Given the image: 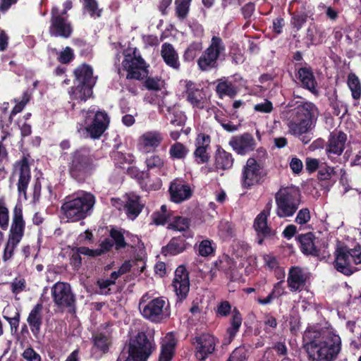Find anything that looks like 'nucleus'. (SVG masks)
I'll return each mask as SVG.
<instances>
[{
  "label": "nucleus",
  "mask_w": 361,
  "mask_h": 361,
  "mask_svg": "<svg viewBox=\"0 0 361 361\" xmlns=\"http://www.w3.org/2000/svg\"><path fill=\"white\" fill-rule=\"evenodd\" d=\"M51 36L68 38L73 32V26L70 21L63 17L57 8L51 10V25L49 29Z\"/></svg>",
  "instance_id": "nucleus-14"
},
{
  "label": "nucleus",
  "mask_w": 361,
  "mask_h": 361,
  "mask_svg": "<svg viewBox=\"0 0 361 361\" xmlns=\"http://www.w3.org/2000/svg\"><path fill=\"white\" fill-rule=\"evenodd\" d=\"M86 130L90 137L97 139L102 136L109 124V117L104 111H82Z\"/></svg>",
  "instance_id": "nucleus-10"
},
{
  "label": "nucleus",
  "mask_w": 361,
  "mask_h": 361,
  "mask_svg": "<svg viewBox=\"0 0 361 361\" xmlns=\"http://www.w3.org/2000/svg\"><path fill=\"white\" fill-rule=\"evenodd\" d=\"M211 137L209 135L200 133L195 139V150L194 157L198 164L209 161L210 156L207 150L209 148Z\"/></svg>",
  "instance_id": "nucleus-23"
},
{
  "label": "nucleus",
  "mask_w": 361,
  "mask_h": 361,
  "mask_svg": "<svg viewBox=\"0 0 361 361\" xmlns=\"http://www.w3.org/2000/svg\"><path fill=\"white\" fill-rule=\"evenodd\" d=\"M154 348L153 338H149L145 332H139L130 339L126 352L129 353L133 357H137L138 360L146 361Z\"/></svg>",
  "instance_id": "nucleus-12"
},
{
  "label": "nucleus",
  "mask_w": 361,
  "mask_h": 361,
  "mask_svg": "<svg viewBox=\"0 0 361 361\" xmlns=\"http://www.w3.org/2000/svg\"><path fill=\"white\" fill-rule=\"evenodd\" d=\"M25 230V221L23 218V211L20 207L16 206L13 209L12 224L10 229L9 238L20 242Z\"/></svg>",
  "instance_id": "nucleus-24"
},
{
  "label": "nucleus",
  "mask_w": 361,
  "mask_h": 361,
  "mask_svg": "<svg viewBox=\"0 0 361 361\" xmlns=\"http://www.w3.org/2000/svg\"><path fill=\"white\" fill-rule=\"evenodd\" d=\"M283 281H279L275 283L274 288L270 293L274 298H278L285 293V288L283 286Z\"/></svg>",
  "instance_id": "nucleus-63"
},
{
  "label": "nucleus",
  "mask_w": 361,
  "mask_h": 361,
  "mask_svg": "<svg viewBox=\"0 0 361 361\" xmlns=\"http://www.w3.org/2000/svg\"><path fill=\"white\" fill-rule=\"evenodd\" d=\"M169 213L156 212L152 215L153 222L157 225H164L169 219Z\"/></svg>",
  "instance_id": "nucleus-60"
},
{
  "label": "nucleus",
  "mask_w": 361,
  "mask_h": 361,
  "mask_svg": "<svg viewBox=\"0 0 361 361\" xmlns=\"http://www.w3.org/2000/svg\"><path fill=\"white\" fill-rule=\"evenodd\" d=\"M190 0H176V13L179 18L183 19L186 17L190 7Z\"/></svg>",
  "instance_id": "nucleus-46"
},
{
  "label": "nucleus",
  "mask_w": 361,
  "mask_h": 361,
  "mask_svg": "<svg viewBox=\"0 0 361 361\" xmlns=\"http://www.w3.org/2000/svg\"><path fill=\"white\" fill-rule=\"evenodd\" d=\"M314 240L315 237L312 233H307L300 236L303 253L316 257L319 255V250L315 246Z\"/></svg>",
  "instance_id": "nucleus-32"
},
{
  "label": "nucleus",
  "mask_w": 361,
  "mask_h": 361,
  "mask_svg": "<svg viewBox=\"0 0 361 361\" xmlns=\"http://www.w3.org/2000/svg\"><path fill=\"white\" fill-rule=\"evenodd\" d=\"M264 331L267 333L271 332L277 326L276 319L271 314H267L264 315Z\"/></svg>",
  "instance_id": "nucleus-54"
},
{
  "label": "nucleus",
  "mask_w": 361,
  "mask_h": 361,
  "mask_svg": "<svg viewBox=\"0 0 361 361\" xmlns=\"http://www.w3.org/2000/svg\"><path fill=\"white\" fill-rule=\"evenodd\" d=\"M187 100L194 106L203 109L206 96L202 89L196 87L194 82L185 81Z\"/></svg>",
  "instance_id": "nucleus-25"
},
{
  "label": "nucleus",
  "mask_w": 361,
  "mask_h": 361,
  "mask_svg": "<svg viewBox=\"0 0 361 361\" xmlns=\"http://www.w3.org/2000/svg\"><path fill=\"white\" fill-rule=\"evenodd\" d=\"M82 3L85 13H87L92 18H99L101 16L102 10L99 8L96 0H80Z\"/></svg>",
  "instance_id": "nucleus-40"
},
{
  "label": "nucleus",
  "mask_w": 361,
  "mask_h": 361,
  "mask_svg": "<svg viewBox=\"0 0 361 361\" xmlns=\"http://www.w3.org/2000/svg\"><path fill=\"white\" fill-rule=\"evenodd\" d=\"M141 304L140 307H141ZM142 316L149 321L160 323L170 317L169 301L163 297L154 298L140 307Z\"/></svg>",
  "instance_id": "nucleus-11"
},
{
  "label": "nucleus",
  "mask_w": 361,
  "mask_h": 361,
  "mask_svg": "<svg viewBox=\"0 0 361 361\" xmlns=\"http://www.w3.org/2000/svg\"><path fill=\"white\" fill-rule=\"evenodd\" d=\"M267 176L264 166L255 158H249L244 165L241 174V186L244 189L262 184Z\"/></svg>",
  "instance_id": "nucleus-9"
},
{
  "label": "nucleus",
  "mask_w": 361,
  "mask_h": 361,
  "mask_svg": "<svg viewBox=\"0 0 361 361\" xmlns=\"http://www.w3.org/2000/svg\"><path fill=\"white\" fill-rule=\"evenodd\" d=\"M144 204L141 202L140 197L134 193L126 195V201L124 208L128 217L132 220L135 219L141 212Z\"/></svg>",
  "instance_id": "nucleus-28"
},
{
  "label": "nucleus",
  "mask_w": 361,
  "mask_h": 361,
  "mask_svg": "<svg viewBox=\"0 0 361 361\" xmlns=\"http://www.w3.org/2000/svg\"><path fill=\"white\" fill-rule=\"evenodd\" d=\"M190 221L188 218L176 216L173 222L168 225V228L178 231H184L189 228Z\"/></svg>",
  "instance_id": "nucleus-43"
},
{
  "label": "nucleus",
  "mask_w": 361,
  "mask_h": 361,
  "mask_svg": "<svg viewBox=\"0 0 361 361\" xmlns=\"http://www.w3.org/2000/svg\"><path fill=\"white\" fill-rule=\"evenodd\" d=\"M25 288V279H15L14 281L11 283V289L13 293H19L23 291Z\"/></svg>",
  "instance_id": "nucleus-62"
},
{
  "label": "nucleus",
  "mask_w": 361,
  "mask_h": 361,
  "mask_svg": "<svg viewBox=\"0 0 361 361\" xmlns=\"http://www.w3.org/2000/svg\"><path fill=\"white\" fill-rule=\"evenodd\" d=\"M271 202H268L264 209L257 216L253 227L257 235V242L259 245L263 243L264 238L275 235L276 231L267 225V217L270 214Z\"/></svg>",
  "instance_id": "nucleus-15"
},
{
  "label": "nucleus",
  "mask_w": 361,
  "mask_h": 361,
  "mask_svg": "<svg viewBox=\"0 0 361 361\" xmlns=\"http://www.w3.org/2000/svg\"><path fill=\"white\" fill-rule=\"evenodd\" d=\"M9 214L8 209L3 200H0V228L6 230L8 227Z\"/></svg>",
  "instance_id": "nucleus-45"
},
{
  "label": "nucleus",
  "mask_w": 361,
  "mask_h": 361,
  "mask_svg": "<svg viewBox=\"0 0 361 361\" xmlns=\"http://www.w3.org/2000/svg\"><path fill=\"white\" fill-rule=\"evenodd\" d=\"M96 168L94 157L88 148H80L71 154L68 171L75 179L84 180Z\"/></svg>",
  "instance_id": "nucleus-4"
},
{
  "label": "nucleus",
  "mask_w": 361,
  "mask_h": 361,
  "mask_svg": "<svg viewBox=\"0 0 361 361\" xmlns=\"http://www.w3.org/2000/svg\"><path fill=\"white\" fill-rule=\"evenodd\" d=\"M254 109L262 113H270L273 109V106L271 102L265 99L264 102L255 104Z\"/></svg>",
  "instance_id": "nucleus-61"
},
{
  "label": "nucleus",
  "mask_w": 361,
  "mask_h": 361,
  "mask_svg": "<svg viewBox=\"0 0 361 361\" xmlns=\"http://www.w3.org/2000/svg\"><path fill=\"white\" fill-rule=\"evenodd\" d=\"M42 304L37 303L32 308L27 319L31 331L34 335H37L40 332L41 326L42 324Z\"/></svg>",
  "instance_id": "nucleus-29"
},
{
  "label": "nucleus",
  "mask_w": 361,
  "mask_h": 361,
  "mask_svg": "<svg viewBox=\"0 0 361 361\" xmlns=\"http://www.w3.org/2000/svg\"><path fill=\"white\" fill-rule=\"evenodd\" d=\"M331 106L334 109L333 114L337 116H343L347 112V108L344 104L335 99L331 102Z\"/></svg>",
  "instance_id": "nucleus-53"
},
{
  "label": "nucleus",
  "mask_w": 361,
  "mask_h": 361,
  "mask_svg": "<svg viewBox=\"0 0 361 361\" xmlns=\"http://www.w3.org/2000/svg\"><path fill=\"white\" fill-rule=\"evenodd\" d=\"M22 356L25 361H42L41 356L33 348H26Z\"/></svg>",
  "instance_id": "nucleus-55"
},
{
  "label": "nucleus",
  "mask_w": 361,
  "mask_h": 361,
  "mask_svg": "<svg viewBox=\"0 0 361 361\" xmlns=\"http://www.w3.org/2000/svg\"><path fill=\"white\" fill-rule=\"evenodd\" d=\"M298 78L305 87L310 91L315 89L317 82L310 69H298Z\"/></svg>",
  "instance_id": "nucleus-36"
},
{
  "label": "nucleus",
  "mask_w": 361,
  "mask_h": 361,
  "mask_svg": "<svg viewBox=\"0 0 361 361\" xmlns=\"http://www.w3.org/2000/svg\"><path fill=\"white\" fill-rule=\"evenodd\" d=\"M110 237L115 244L116 250H120L126 247L127 243L125 241L123 234L121 231L112 228L110 231Z\"/></svg>",
  "instance_id": "nucleus-44"
},
{
  "label": "nucleus",
  "mask_w": 361,
  "mask_h": 361,
  "mask_svg": "<svg viewBox=\"0 0 361 361\" xmlns=\"http://www.w3.org/2000/svg\"><path fill=\"white\" fill-rule=\"evenodd\" d=\"M113 246L114 242L111 240V238H106L101 243L100 247L99 249H97V251L99 252L101 255L109 251Z\"/></svg>",
  "instance_id": "nucleus-64"
},
{
  "label": "nucleus",
  "mask_w": 361,
  "mask_h": 361,
  "mask_svg": "<svg viewBox=\"0 0 361 361\" xmlns=\"http://www.w3.org/2000/svg\"><path fill=\"white\" fill-rule=\"evenodd\" d=\"M161 56L169 66L173 68L176 66L178 61V54L171 44L164 43L162 45Z\"/></svg>",
  "instance_id": "nucleus-35"
},
{
  "label": "nucleus",
  "mask_w": 361,
  "mask_h": 361,
  "mask_svg": "<svg viewBox=\"0 0 361 361\" xmlns=\"http://www.w3.org/2000/svg\"><path fill=\"white\" fill-rule=\"evenodd\" d=\"M145 86L149 90H160L164 86V82L158 78H145Z\"/></svg>",
  "instance_id": "nucleus-51"
},
{
  "label": "nucleus",
  "mask_w": 361,
  "mask_h": 361,
  "mask_svg": "<svg viewBox=\"0 0 361 361\" xmlns=\"http://www.w3.org/2000/svg\"><path fill=\"white\" fill-rule=\"evenodd\" d=\"M242 321L243 319L240 312L236 308H234L231 318V326L227 329V334L231 339H233L239 331Z\"/></svg>",
  "instance_id": "nucleus-37"
},
{
  "label": "nucleus",
  "mask_w": 361,
  "mask_h": 361,
  "mask_svg": "<svg viewBox=\"0 0 361 361\" xmlns=\"http://www.w3.org/2000/svg\"><path fill=\"white\" fill-rule=\"evenodd\" d=\"M336 174V172L334 168L329 166H324L319 167L317 176L321 180H330Z\"/></svg>",
  "instance_id": "nucleus-49"
},
{
  "label": "nucleus",
  "mask_w": 361,
  "mask_h": 361,
  "mask_svg": "<svg viewBox=\"0 0 361 361\" xmlns=\"http://www.w3.org/2000/svg\"><path fill=\"white\" fill-rule=\"evenodd\" d=\"M229 145L238 154L244 155L255 149L256 142L250 133H245L233 136L230 140Z\"/></svg>",
  "instance_id": "nucleus-20"
},
{
  "label": "nucleus",
  "mask_w": 361,
  "mask_h": 361,
  "mask_svg": "<svg viewBox=\"0 0 361 361\" xmlns=\"http://www.w3.org/2000/svg\"><path fill=\"white\" fill-rule=\"evenodd\" d=\"M54 306L63 312L68 309L70 312L75 309L76 298L68 283L59 281L51 289Z\"/></svg>",
  "instance_id": "nucleus-8"
},
{
  "label": "nucleus",
  "mask_w": 361,
  "mask_h": 361,
  "mask_svg": "<svg viewBox=\"0 0 361 361\" xmlns=\"http://www.w3.org/2000/svg\"><path fill=\"white\" fill-rule=\"evenodd\" d=\"M216 92L220 97L224 96L233 97L236 94L237 91L231 82H220L216 86Z\"/></svg>",
  "instance_id": "nucleus-42"
},
{
  "label": "nucleus",
  "mask_w": 361,
  "mask_h": 361,
  "mask_svg": "<svg viewBox=\"0 0 361 361\" xmlns=\"http://www.w3.org/2000/svg\"><path fill=\"white\" fill-rule=\"evenodd\" d=\"M348 85L351 91L354 99H359L361 97V84L357 76L350 73L348 76Z\"/></svg>",
  "instance_id": "nucleus-39"
},
{
  "label": "nucleus",
  "mask_w": 361,
  "mask_h": 361,
  "mask_svg": "<svg viewBox=\"0 0 361 361\" xmlns=\"http://www.w3.org/2000/svg\"><path fill=\"white\" fill-rule=\"evenodd\" d=\"M310 279V273L300 267H291L288 271L287 284L291 292L304 290Z\"/></svg>",
  "instance_id": "nucleus-19"
},
{
  "label": "nucleus",
  "mask_w": 361,
  "mask_h": 361,
  "mask_svg": "<svg viewBox=\"0 0 361 361\" xmlns=\"http://www.w3.org/2000/svg\"><path fill=\"white\" fill-rule=\"evenodd\" d=\"M341 337L333 331H325L319 339L306 344L307 352L313 361H334L341 351Z\"/></svg>",
  "instance_id": "nucleus-1"
},
{
  "label": "nucleus",
  "mask_w": 361,
  "mask_h": 361,
  "mask_svg": "<svg viewBox=\"0 0 361 361\" xmlns=\"http://www.w3.org/2000/svg\"><path fill=\"white\" fill-rule=\"evenodd\" d=\"M176 345V341L173 335L167 334L161 342L159 361H171Z\"/></svg>",
  "instance_id": "nucleus-30"
},
{
  "label": "nucleus",
  "mask_w": 361,
  "mask_h": 361,
  "mask_svg": "<svg viewBox=\"0 0 361 361\" xmlns=\"http://www.w3.org/2000/svg\"><path fill=\"white\" fill-rule=\"evenodd\" d=\"M128 74L126 78L128 79L142 80L147 77V69H126Z\"/></svg>",
  "instance_id": "nucleus-52"
},
{
  "label": "nucleus",
  "mask_w": 361,
  "mask_h": 361,
  "mask_svg": "<svg viewBox=\"0 0 361 361\" xmlns=\"http://www.w3.org/2000/svg\"><path fill=\"white\" fill-rule=\"evenodd\" d=\"M346 141L347 135L343 132L335 130L331 133L325 148L328 158L336 161L342 154Z\"/></svg>",
  "instance_id": "nucleus-18"
},
{
  "label": "nucleus",
  "mask_w": 361,
  "mask_h": 361,
  "mask_svg": "<svg viewBox=\"0 0 361 361\" xmlns=\"http://www.w3.org/2000/svg\"><path fill=\"white\" fill-rule=\"evenodd\" d=\"M164 140L161 133L157 130H149L142 134L137 141V149L142 154L155 151Z\"/></svg>",
  "instance_id": "nucleus-17"
},
{
  "label": "nucleus",
  "mask_w": 361,
  "mask_h": 361,
  "mask_svg": "<svg viewBox=\"0 0 361 361\" xmlns=\"http://www.w3.org/2000/svg\"><path fill=\"white\" fill-rule=\"evenodd\" d=\"M195 357L199 361L205 360L212 354L218 343V340L209 334H204L194 338Z\"/></svg>",
  "instance_id": "nucleus-16"
},
{
  "label": "nucleus",
  "mask_w": 361,
  "mask_h": 361,
  "mask_svg": "<svg viewBox=\"0 0 361 361\" xmlns=\"http://www.w3.org/2000/svg\"><path fill=\"white\" fill-rule=\"evenodd\" d=\"M232 154L224 149H218L215 157V166L216 169L226 170L233 164Z\"/></svg>",
  "instance_id": "nucleus-34"
},
{
  "label": "nucleus",
  "mask_w": 361,
  "mask_h": 361,
  "mask_svg": "<svg viewBox=\"0 0 361 361\" xmlns=\"http://www.w3.org/2000/svg\"><path fill=\"white\" fill-rule=\"evenodd\" d=\"M188 244L183 238H173L169 243L162 247V253L167 255H176L184 252Z\"/></svg>",
  "instance_id": "nucleus-31"
},
{
  "label": "nucleus",
  "mask_w": 361,
  "mask_h": 361,
  "mask_svg": "<svg viewBox=\"0 0 361 361\" xmlns=\"http://www.w3.org/2000/svg\"><path fill=\"white\" fill-rule=\"evenodd\" d=\"M20 171V176L18 183V190L20 194H23L25 199L26 189L30 180V170L27 158L23 157L16 166Z\"/></svg>",
  "instance_id": "nucleus-27"
},
{
  "label": "nucleus",
  "mask_w": 361,
  "mask_h": 361,
  "mask_svg": "<svg viewBox=\"0 0 361 361\" xmlns=\"http://www.w3.org/2000/svg\"><path fill=\"white\" fill-rule=\"evenodd\" d=\"M19 243H20V241H18V240L8 238V242L6 245L4 252V255H3L4 261H7L13 257L14 250Z\"/></svg>",
  "instance_id": "nucleus-48"
},
{
  "label": "nucleus",
  "mask_w": 361,
  "mask_h": 361,
  "mask_svg": "<svg viewBox=\"0 0 361 361\" xmlns=\"http://www.w3.org/2000/svg\"><path fill=\"white\" fill-rule=\"evenodd\" d=\"M74 57L73 50L66 47L62 51H61L59 56V60L62 63H69Z\"/></svg>",
  "instance_id": "nucleus-58"
},
{
  "label": "nucleus",
  "mask_w": 361,
  "mask_h": 361,
  "mask_svg": "<svg viewBox=\"0 0 361 361\" xmlns=\"http://www.w3.org/2000/svg\"><path fill=\"white\" fill-rule=\"evenodd\" d=\"M131 264L129 261H126L118 269V271H113L111 274V278L116 281V280L121 276L126 274L130 270Z\"/></svg>",
  "instance_id": "nucleus-57"
},
{
  "label": "nucleus",
  "mask_w": 361,
  "mask_h": 361,
  "mask_svg": "<svg viewBox=\"0 0 361 361\" xmlns=\"http://www.w3.org/2000/svg\"><path fill=\"white\" fill-rule=\"evenodd\" d=\"M169 192L171 200L176 203H180L188 200L192 194L190 186L180 179H175L171 183Z\"/></svg>",
  "instance_id": "nucleus-22"
},
{
  "label": "nucleus",
  "mask_w": 361,
  "mask_h": 361,
  "mask_svg": "<svg viewBox=\"0 0 361 361\" xmlns=\"http://www.w3.org/2000/svg\"><path fill=\"white\" fill-rule=\"evenodd\" d=\"M225 49L222 39L219 37H213L210 45L198 59L200 68L214 67Z\"/></svg>",
  "instance_id": "nucleus-13"
},
{
  "label": "nucleus",
  "mask_w": 361,
  "mask_h": 361,
  "mask_svg": "<svg viewBox=\"0 0 361 361\" xmlns=\"http://www.w3.org/2000/svg\"><path fill=\"white\" fill-rule=\"evenodd\" d=\"M123 55V68H148L149 66L136 48L127 49Z\"/></svg>",
  "instance_id": "nucleus-26"
},
{
  "label": "nucleus",
  "mask_w": 361,
  "mask_h": 361,
  "mask_svg": "<svg viewBox=\"0 0 361 361\" xmlns=\"http://www.w3.org/2000/svg\"><path fill=\"white\" fill-rule=\"evenodd\" d=\"M145 163L147 170L161 169L164 166V159L158 154H152L145 158Z\"/></svg>",
  "instance_id": "nucleus-41"
},
{
  "label": "nucleus",
  "mask_w": 361,
  "mask_h": 361,
  "mask_svg": "<svg viewBox=\"0 0 361 361\" xmlns=\"http://www.w3.org/2000/svg\"><path fill=\"white\" fill-rule=\"evenodd\" d=\"M158 106L160 113L164 112V108L166 109L169 114L175 113V105L170 102L169 97L167 94L163 96L161 99L159 98V100L158 101Z\"/></svg>",
  "instance_id": "nucleus-47"
},
{
  "label": "nucleus",
  "mask_w": 361,
  "mask_h": 361,
  "mask_svg": "<svg viewBox=\"0 0 361 361\" xmlns=\"http://www.w3.org/2000/svg\"><path fill=\"white\" fill-rule=\"evenodd\" d=\"M94 347L102 353H106L111 345V336L108 331L98 332L93 336Z\"/></svg>",
  "instance_id": "nucleus-33"
},
{
  "label": "nucleus",
  "mask_w": 361,
  "mask_h": 361,
  "mask_svg": "<svg viewBox=\"0 0 361 361\" xmlns=\"http://www.w3.org/2000/svg\"><path fill=\"white\" fill-rule=\"evenodd\" d=\"M95 202L94 195L80 191L66 197L61 209L67 221L75 222L90 214Z\"/></svg>",
  "instance_id": "nucleus-2"
},
{
  "label": "nucleus",
  "mask_w": 361,
  "mask_h": 361,
  "mask_svg": "<svg viewBox=\"0 0 361 361\" xmlns=\"http://www.w3.org/2000/svg\"><path fill=\"white\" fill-rule=\"evenodd\" d=\"M356 264H361V245L353 249L342 247L336 250L334 267L338 271L350 276L357 270Z\"/></svg>",
  "instance_id": "nucleus-6"
},
{
  "label": "nucleus",
  "mask_w": 361,
  "mask_h": 361,
  "mask_svg": "<svg viewBox=\"0 0 361 361\" xmlns=\"http://www.w3.org/2000/svg\"><path fill=\"white\" fill-rule=\"evenodd\" d=\"M188 152V148L178 142L173 144L169 149V155L172 159H184Z\"/></svg>",
  "instance_id": "nucleus-38"
},
{
  "label": "nucleus",
  "mask_w": 361,
  "mask_h": 361,
  "mask_svg": "<svg viewBox=\"0 0 361 361\" xmlns=\"http://www.w3.org/2000/svg\"><path fill=\"white\" fill-rule=\"evenodd\" d=\"M80 252L75 247L72 250V254L70 258V263L74 269L78 270L82 264V259Z\"/></svg>",
  "instance_id": "nucleus-59"
},
{
  "label": "nucleus",
  "mask_w": 361,
  "mask_h": 361,
  "mask_svg": "<svg viewBox=\"0 0 361 361\" xmlns=\"http://www.w3.org/2000/svg\"><path fill=\"white\" fill-rule=\"evenodd\" d=\"M214 252V249L212 245V241L209 240H204L200 243L198 248L200 255L202 257H208L212 255Z\"/></svg>",
  "instance_id": "nucleus-50"
},
{
  "label": "nucleus",
  "mask_w": 361,
  "mask_h": 361,
  "mask_svg": "<svg viewBox=\"0 0 361 361\" xmlns=\"http://www.w3.org/2000/svg\"><path fill=\"white\" fill-rule=\"evenodd\" d=\"M311 216L309 209H301L295 218V222L298 224L302 225L307 223L310 220Z\"/></svg>",
  "instance_id": "nucleus-56"
},
{
  "label": "nucleus",
  "mask_w": 361,
  "mask_h": 361,
  "mask_svg": "<svg viewBox=\"0 0 361 361\" xmlns=\"http://www.w3.org/2000/svg\"><path fill=\"white\" fill-rule=\"evenodd\" d=\"M78 85L69 92L71 99L85 102L93 94L92 87L96 82L92 69H75L74 71Z\"/></svg>",
  "instance_id": "nucleus-7"
},
{
  "label": "nucleus",
  "mask_w": 361,
  "mask_h": 361,
  "mask_svg": "<svg viewBox=\"0 0 361 361\" xmlns=\"http://www.w3.org/2000/svg\"><path fill=\"white\" fill-rule=\"evenodd\" d=\"M316 111V106L310 102L295 107L288 120V132L293 135H301L309 132L312 129Z\"/></svg>",
  "instance_id": "nucleus-3"
},
{
  "label": "nucleus",
  "mask_w": 361,
  "mask_h": 361,
  "mask_svg": "<svg viewBox=\"0 0 361 361\" xmlns=\"http://www.w3.org/2000/svg\"><path fill=\"white\" fill-rule=\"evenodd\" d=\"M172 285L180 300L186 298L190 289V282L188 273L185 267L179 266L176 269Z\"/></svg>",
  "instance_id": "nucleus-21"
},
{
  "label": "nucleus",
  "mask_w": 361,
  "mask_h": 361,
  "mask_svg": "<svg viewBox=\"0 0 361 361\" xmlns=\"http://www.w3.org/2000/svg\"><path fill=\"white\" fill-rule=\"evenodd\" d=\"M276 214L280 218L292 216L301 202V195L295 187L281 188L275 195Z\"/></svg>",
  "instance_id": "nucleus-5"
}]
</instances>
